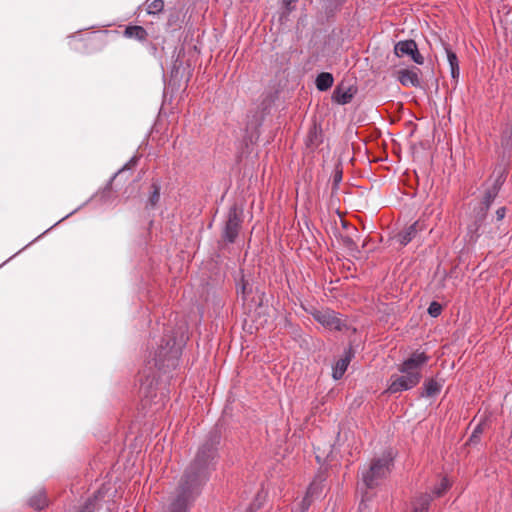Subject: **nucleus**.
<instances>
[{
  "instance_id": "obj_1",
  "label": "nucleus",
  "mask_w": 512,
  "mask_h": 512,
  "mask_svg": "<svg viewBox=\"0 0 512 512\" xmlns=\"http://www.w3.org/2000/svg\"><path fill=\"white\" fill-rule=\"evenodd\" d=\"M221 439L218 426L207 433L179 480L176 496L169 504L168 512L190 511L217 468Z\"/></svg>"
},
{
  "instance_id": "obj_2",
  "label": "nucleus",
  "mask_w": 512,
  "mask_h": 512,
  "mask_svg": "<svg viewBox=\"0 0 512 512\" xmlns=\"http://www.w3.org/2000/svg\"><path fill=\"white\" fill-rule=\"evenodd\" d=\"M188 340L187 325L184 320L175 318L167 322H157L156 329L151 332L149 363L162 373L169 374L180 363L183 348Z\"/></svg>"
},
{
  "instance_id": "obj_3",
  "label": "nucleus",
  "mask_w": 512,
  "mask_h": 512,
  "mask_svg": "<svg viewBox=\"0 0 512 512\" xmlns=\"http://www.w3.org/2000/svg\"><path fill=\"white\" fill-rule=\"evenodd\" d=\"M394 466L392 451L383 452L380 457L371 460L367 469L362 471V483L367 489H374L390 474Z\"/></svg>"
},
{
  "instance_id": "obj_4",
  "label": "nucleus",
  "mask_w": 512,
  "mask_h": 512,
  "mask_svg": "<svg viewBox=\"0 0 512 512\" xmlns=\"http://www.w3.org/2000/svg\"><path fill=\"white\" fill-rule=\"evenodd\" d=\"M117 177V173H114L112 175V177L110 178V180L107 182V184L105 185V187L95 193L94 195H92L90 198H88L85 202H83L81 205H79L77 208H75L74 210H72L71 212H69L67 215H65L64 217H62L60 220H58L55 224H53L51 227H49L48 229H46L42 234H40L39 236H37L36 238H34L31 242H29L26 247H29L30 245L34 244L35 242H37L40 238H42L44 235H46L48 232H50L54 227H56L58 224H60L61 222H63L64 220L68 219L70 216H72L73 214L77 213L78 211H80L82 208H84L89 202L92 201V199L94 197H98L99 200L103 203V204H106L108 202H110L112 200V182L113 180Z\"/></svg>"
},
{
  "instance_id": "obj_5",
  "label": "nucleus",
  "mask_w": 512,
  "mask_h": 512,
  "mask_svg": "<svg viewBox=\"0 0 512 512\" xmlns=\"http://www.w3.org/2000/svg\"><path fill=\"white\" fill-rule=\"evenodd\" d=\"M242 211L236 205H232L227 213L226 221L222 229V240L226 244H233L238 238L242 226Z\"/></svg>"
},
{
  "instance_id": "obj_6",
  "label": "nucleus",
  "mask_w": 512,
  "mask_h": 512,
  "mask_svg": "<svg viewBox=\"0 0 512 512\" xmlns=\"http://www.w3.org/2000/svg\"><path fill=\"white\" fill-rule=\"evenodd\" d=\"M402 375L393 374L391 375L388 386L386 389V393L388 394H397L404 391H408L416 387L421 379V373H401Z\"/></svg>"
},
{
  "instance_id": "obj_7",
  "label": "nucleus",
  "mask_w": 512,
  "mask_h": 512,
  "mask_svg": "<svg viewBox=\"0 0 512 512\" xmlns=\"http://www.w3.org/2000/svg\"><path fill=\"white\" fill-rule=\"evenodd\" d=\"M113 505V501L106 499L104 489L99 488L78 507L76 512H111Z\"/></svg>"
},
{
  "instance_id": "obj_8",
  "label": "nucleus",
  "mask_w": 512,
  "mask_h": 512,
  "mask_svg": "<svg viewBox=\"0 0 512 512\" xmlns=\"http://www.w3.org/2000/svg\"><path fill=\"white\" fill-rule=\"evenodd\" d=\"M311 315L313 316V319L321 324L322 326L329 328L331 330L335 331H343L347 328V324L345 321H343L339 314L336 313L333 310L326 309V310H319L314 309L311 312Z\"/></svg>"
},
{
  "instance_id": "obj_9",
  "label": "nucleus",
  "mask_w": 512,
  "mask_h": 512,
  "mask_svg": "<svg viewBox=\"0 0 512 512\" xmlns=\"http://www.w3.org/2000/svg\"><path fill=\"white\" fill-rule=\"evenodd\" d=\"M265 119L266 117L261 114V111H256L254 108L248 111L245 126V138L251 144H254L259 140L261 127L263 126Z\"/></svg>"
},
{
  "instance_id": "obj_10",
  "label": "nucleus",
  "mask_w": 512,
  "mask_h": 512,
  "mask_svg": "<svg viewBox=\"0 0 512 512\" xmlns=\"http://www.w3.org/2000/svg\"><path fill=\"white\" fill-rule=\"evenodd\" d=\"M394 54L399 58L408 56L417 65L424 64V57L419 52L417 43L413 39L398 41L394 45Z\"/></svg>"
},
{
  "instance_id": "obj_11",
  "label": "nucleus",
  "mask_w": 512,
  "mask_h": 512,
  "mask_svg": "<svg viewBox=\"0 0 512 512\" xmlns=\"http://www.w3.org/2000/svg\"><path fill=\"white\" fill-rule=\"evenodd\" d=\"M429 360L430 356L426 352L416 350L398 365V371L400 373H421L418 370L427 364Z\"/></svg>"
},
{
  "instance_id": "obj_12",
  "label": "nucleus",
  "mask_w": 512,
  "mask_h": 512,
  "mask_svg": "<svg viewBox=\"0 0 512 512\" xmlns=\"http://www.w3.org/2000/svg\"><path fill=\"white\" fill-rule=\"evenodd\" d=\"M184 55V48L175 46L171 55V67H170V83L174 86H179L180 81L184 75V67L182 56Z\"/></svg>"
},
{
  "instance_id": "obj_13",
  "label": "nucleus",
  "mask_w": 512,
  "mask_h": 512,
  "mask_svg": "<svg viewBox=\"0 0 512 512\" xmlns=\"http://www.w3.org/2000/svg\"><path fill=\"white\" fill-rule=\"evenodd\" d=\"M357 91L358 89L356 86L345 85L341 82L334 88L331 95V101L337 105H347L353 100Z\"/></svg>"
},
{
  "instance_id": "obj_14",
  "label": "nucleus",
  "mask_w": 512,
  "mask_h": 512,
  "mask_svg": "<svg viewBox=\"0 0 512 512\" xmlns=\"http://www.w3.org/2000/svg\"><path fill=\"white\" fill-rule=\"evenodd\" d=\"M354 356L355 351L352 345L344 349L342 357L332 365V378L334 380H340L344 376Z\"/></svg>"
},
{
  "instance_id": "obj_15",
  "label": "nucleus",
  "mask_w": 512,
  "mask_h": 512,
  "mask_svg": "<svg viewBox=\"0 0 512 512\" xmlns=\"http://www.w3.org/2000/svg\"><path fill=\"white\" fill-rule=\"evenodd\" d=\"M424 229L425 225L417 220L409 226L405 227L403 230L399 231L395 236V239L401 246H406Z\"/></svg>"
},
{
  "instance_id": "obj_16",
  "label": "nucleus",
  "mask_w": 512,
  "mask_h": 512,
  "mask_svg": "<svg viewBox=\"0 0 512 512\" xmlns=\"http://www.w3.org/2000/svg\"><path fill=\"white\" fill-rule=\"evenodd\" d=\"M162 184L161 178L153 177L151 179L145 203L146 210H155L158 207L161 198Z\"/></svg>"
},
{
  "instance_id": "obj_17",
  "label": "nucleus",
  "mask_w": 512,
  "mask_h": 512,
  "mask_svg": "<svg viewBox=\"0 0 512 512\" xmlns=\"http://www.w3.org/2000/svg\"><path fill=\"white\" fill-rule=\"evenodd\" d=\"M420 69L413 67L412 69H400L397 71V80L404 87L418 88L421 85L419 78Z\"/></svg>"
},
{
  "instance_id": "obj_18",
  "label": "nucleus",
  "mask_w": 512,
  "mask_h": 512,
  "mask_svg": "<svg viewBox=\"0 0 512 512\" xmlns=\"http://www.w3.org/2000/svg\"><path fill=\"white\" fill-rule=\"evenodd\" d=\"M279 98L278 91H265L261 94L256 107L254 108L256 111H261L265 117H267L275 104V102Z\"/></svg>"
},
{
  "instance_id": "obj_19",
  "label": "nucleus",
  "mask_w": 512,
  "mask_h": 512,
  "mask_svg": "<svg viewBox=\"0 0 512 512\" xmlns=\"http://www.w3.org/2000/svg\"><path fill=\"white\" fill-rule=\"evenodd\" d=\"M443 385V379L426 378L422 384L419 397L423 399L435 398L441 393Z\"/></svg>"
},
{
  "instance_id": "obj_20",
  "label": "nucleus",
  "mask_w": 512,
  "mask_h": 512,
  "mask_svg": "<svg viewBox=\"0 0 512 512\" xmlns=\"http://www.w3.org/2000/svg\"><path fill=\"white\" fill-rule=\"evenodd\" d=\"M235 286L237 295L241 297L243 303L246 302L248 296L253 291V287L242 269L239 270L238 275L235 277Z\"/></svg>"
},
{
  "instance_id": "obj_21",
  "label": "nucleus",
  "mask_w": 512,
  "mask_h": 512,
  "mask_svg": "<svg viewBox=\"0 0 512 512\" xmlns=\"http://www.w3.org/2000/svg\"><path fill=\"white\" fill-rule=\"evenodd\" d=\"M159 385V379L156 375L148 374L143 379H141L140 392L145 399H149L153 401V398L156 396L155 390Z\"/></svg>"
},
{
  "instance_id": "obj_22",
  "label": "nucleus",
  "mask_w": 512,
  "mask_h": 512,
  "mask_svg": "<svg viewBox=\"0 0 512 512\" xmlns=\"http://www.w3.org/2000/svg\"><path fill=\"white\" fill-rule=\"evenodd\" d=\"M443 48L446 53L447 62L450 67V76L457 84L460 76V67L457 54L452 50L448 43H443Z\"/></svg>"
},
{
  "instance_id": "obj_23",
  "label": "nucleus",
  "mask_w": 512,
  "mask_h": 512,
  "mask_svg": "<svg viewBox=\"0 0 512 512\" xmlns=\"http://www.w3.org/2000/svg\"><path fill=\"white\" fill-rule=\"evenodd\" d=\"M26 504L36 511L44 510L49 504L46 490L44 488L38 489L34 494L28 497Z\"/></svg>"
},
{
  "instance_id": "obj_24",
  "label": "nucleus",
  "mask_w": 512,
  "mask_h": 512,
  "mask_svg": "<svg viewBox=\"0 0 512 512\" xmlns=\"http://www.w3.org/2000/svg\"><path fill=\"white\" fill-rule=\"evenodd\" d=\"M326 476L323 472H319L315 475L311 483L309 484L306 495L312 499H318L322 496L325 486Z\"/></svg>"
},
{
  "instance_id": "obj_25",
  "label": "nucleus",
  "mask_w": 512,
  "mask_h": 512,
  "mask_svg": "<svg viewBox=\"0 0 512 512\" xmlns=\"http://www.w3.org/2000/svg\"><path fill=\"white\" fill-rule=\"evenodd\" d=\"M508 175V164H498L493 172L494 180L491 184V188L500 192L502 186L504 185Z\"/></svg>"
},
{
  "instance_id": "obj_26",
  "label": "nucleus",
  "mask_w": 512,
  "mask_h": 512,
  "mask_svg": "<svg viewBox=\"0 0 512 512\" xmlns=\"http://www.w3.org/2000/svg\"><path fill=\"white\" fill-rule=\"evenodd\" d=\"M123 35L128 39L144 42L148 37V32L143 26L128 24L123 31Z\"/></svg>"
},
{
  "instance_id": "obj_27",
  "label": "nucleus",
  "mask_w": 512,
  "mask_h": 512,
  "mask_svg": "<svg viewBox=\"0 0 512 512\" xmlns=\"http://www.w3.org/2000/svg\"><path fill=\"white\" fill-rule=\"evenodd\" d=\"M334 84V76L330 72H320L315 78L316 89L320 92L329 90Z\"/></svg>"
},
{
  "instance_id": "obj_28",
  "label": "nucleus",
  "mask_w": 512,
  "mask_h": 512,
  "mask_svg": "<svg viewBox=\"0 0 512 512\" xmlns=\"http://www.w3.org/2000/svg\"><path fill=\"white\" fill-rule=\"evenodd\" d=\"M342 180H343V166H342V160L339 159L335 163L334 169H333V172L331 175V181H332L331 194H332V196L337 194V192L339 190V185L342 182Z\"/></svg>"
},
{
  "instance_id": "obj_29",
  "label": "nucleus",
  "mask_w": 512,
  "mask_h": 512,
  "mask_svg": "<svg viewBox=\"0 0 512 512\" xmlns=\"http://www.w3.org/2000/svg\"><path fill=\"white\" fill-rule=\"evenodd\" d=\"M297 2L298 0H279V20L282 23L287 22L289 20L290 14L296 9Z\"/></svg>"
},
{
  "instance_id": "obj_30",
  "label": "nucleus",
  "mask_w": 512,
  "mask_h": 512,
  "mask_svg": "<svg viewBox=\"0 0 512 512\" xmlns=\"http://www.w3.org/2000/svg\"><path fill=\"white\" fill-rule=\"evenodd\" d=\"M483 224H484L483 222H478L477 220H473V222L468 225L467 233L465 236V239L467 242H469L471 244H475L478 241V239L481 236L480 229L483 226Z\"/></svg>"
},
{
  "instance_id": "obj_31",
  "label": "nucleus",
  "mask_w": 512,
  "mask_h": 512,
  "mask_svg": "<svg viewBox=\"0 0 512 512\" xmlns=\"http://www.w3.org/2000/svg\"><path fill=\"white\" fill-rule=\"evenodd\" d=\"M182 11L176 7L168 9V17L166 22L167 29H175L180 27Z\"/></svg>"
},
{
  "instance_id": "obj_32",
  "label": "nucleus",
  "mask_w": 512,
  "mask_h": 512,
  "mask_svg": "<svg viewBox=\"0 0 512 512\" xmlns=\"http://www.w3.org/2000/svg\"><path fill=\"white\" fill-rule=\"evenodd\" d=\"M323 142L322 130L316 126L310 129L307 136V146L318 147Z\"/></svg>"
},
{
  "instance_id": "obj_33",
  "label": "nucleus",
  "mask_w": 512,
  "mask_h": 512,
  "mask_svg": "<svg viewBox=\"0 0 512 512\" xmlns=\"http://www.w3.org/2000/svg\"><path fill=\"white\" fill-rule=\"evenodd\" d=\"M145 4L148 15H158L164 11V0H146Z\"/></svg>"
},
{
  "instance_id": "obj_34",
  "label": "nucleus",
  "mask_w": 512,
  "mask_h": 512,
  "mask_svg": "<svg viewBox=\"0 0 512 512\" xmlns=\"http://www.w3.org/2000/svg\"><path fill=\"white\" fill-rule=\"evenodd\" d=\"M431 502L432 496L430 494H422L417 499L413 512H428Z\"/></svg>"
},
{
  "instance_id": "obj_35",
  "label": "nucleus",
  "mask_w": 512,
  "mask_h": 512,
  "mask_svg": "<svg viewBox=\"0 0 512 512\" xmlns=\"http://www.w3.org/2000/svg\"><path fill=\"white\" fill-rule=\"evenodd\" d=\"M490 207H484L481 202L477 203L473 207V217L474 220H477L478 222H485L486 217L488 215Z\"/></svg>"
},
{
  "instance_id": "obj_36",
  "label": "nucleus",
  "mask_w": 512,
  "mask_h": 512,
  "mask_svg": "<svg viewBox=\"0 0 512 512\" xmlns=\"http://www.w3.org/2000/svg\"><path fill=\"white\" fill-rule=\"evenodd\" d=\"M449 487H450V482H449L448 478L443 477L441 479V481L433 487L432 493L435 497H441L447 492Z\"/></svg>"
},
{
  "instance_id": "obj_37",
  "label": "nucleus",
  "mask_w": 512,
  "mask_h": 512,
  "mask_svg": "<svg viewBox=\"0 0 512 512\" xmlns=\"http://www.w3.org/2000/svg\"><path fill=\"white\" fill-rule=\"evenodd\" d=\"M499 192H497L496 190L492 189L491 187H488L484 193V196L482 198V200L480 201L483 206L486 208V207H490L492 206L493 202L495 201V199L497 198Z\"/></svg>"
},
{
  "instance_id": "obj_38",
  "label": "nucleus",
  "mask_w": 512,
  "mask_h": 512,
  "mask_svg": "<svg viewBox=\"0 0 512 512\" xmlns=\"http://www.w3.org/2000/svg\"><path fill=\"white\" fill-rule=\"evenodd\" d=\"M264 500L265 496L263 495L262 491H259L245 512H257L262 507Z\"/></svg>"
},
{
  "instance_id": "obj_39",
  "label": "nucleus",
  "mask_w": 512,
  "mask_h": 512,
  "mask_svg": "<svg viewBox=\"0 0 512 512\" xmlns=\"http://www.w3.org/2000/svg\"><path fill=\"white\" fill-rule=\"evenodd\" d=\"M442 305L437 301L430 302L427 313L431 318H437L442 312Z\"/></svg>"
},
{
  "instance_id": "obj_40",
  "label": "nucleus",
  "mask_w": 512,
  "mask_h": 512,
  "mask_svg": "<svg viewBox=\"0 0 512 512\" xmlns=\"http://www.w3.org/2000/svg\"><path fill=\"white\" fill-rule=\"evenodd\" d=\"M482 433H483V423L480 422L474 427V429L468 439L469 443H471V444L479 443L480 436Z\"/></svg>"
},
{
  "instance_id": "obj_41",
  "label": "nucleus",
  "mask_w": 512,
  "mask_h": 512,
  "mask_svg": "<svg viewBox=\"0 0 512 512\" xmlns=\"http://www.w3.org/2000/svg\"><path fill=\"white\" fill-rule=\"evenodd\" d=\"M341 241H342L343 245L351 252H354V251L359 252V248L351 236H348V235L341 236Z\"/></svg>"
},
{
  "instance_id": "obj_42",
  "label": "nucleus",
  "mask_w": 512,
  "mask_h": 512,
  "mask_svg": "<svg viewBox=\"0 0 512 512\" xmlns=\"http://www.w3.org/2000/svg\"><path fill=\"white\" fill-rule=\"evenodd\" d=\"M74 41H83V37L81 35V30L77 31L76 33L69 34L67 36V43L68 46L72 49L77 51L78 47L74 44Z\"/></svg>"
},
{
  "instance_id": "obj_43",
  "label": "nucleus",
  "mask_w": 512,
  "mask_h": 512,
  "mask_svg": "<svg viewBox=\"0 0 512 512\" xmlns=\"http://www.w3.org/2000/svg\"><path fill=\"white\" fill-rule=\"evenodd\" d=\"M139 160H140V156L139 155L132 156L129 159V161L126 162L124 164V166L116 172L117 175L122 173V172H124V171H126V170L130 171L132 168H134L138 164Z\"/></svg>"
},
{
  "instance_id": "obj_44",
  "label": "nucleus",
  "mask_w": 512,
  "mask_h": 512,
  "mask_svg": "<svg viewBox=\"0 0 512 512\" xmlns=\"http://www.w3.org/2000/svg\"><path fill=\"white\" fill-rule=\"evenodd\" d=\"M313 499L305 494L298 505L297 512H307L312 504Z\"/></svg>"
},
{
  "instance_id": "obj_45",
  "label": "nucleus",
  "mask_w": 512,
  "mask_h": 512,
  "mask_svg": "<svg viewBox=\"0 0 512 512\" xmlns=\"http://www.w3.org/2000/svg\"><path fill=\"white\" fill-rule=\"evenodd\" d=\"M506 207L502 206V207H499L496 212H495V215H496V219L497 221H501L502 219H504L505 215H506Z\"/></svg>"
},
{
  "instance_id": "obj_46",
  "label": "nucleus",
  "mask_w": 512,
  "mask_h": 512,
  "mask_svg": "<svg viewBox=\"0 0 512 512\" xmlns=\"http://www.w3.org/2000/svg\"><path fill=\"white\" fill-rule=\"evenodd\" d=\"M27 247L24 246L22 249H20L18 252L13 254L11 257H9L6 261H4L2 264H0V268H2L4 265H6L9 261H11L14 257L19 255L22 251H24Z\"/></svg>"
},
{
  "instance_id": "obj_47",
  "label": "nucleus",
  "mask_w": 512,
  "mask_h": 512,
  "mask_svg": "<svg viewBox=\"0 0 512 512\" xmlns=\"http://www.w3.org/2000/svg\"><path fill=\"white\" fill-rule=\"evenodd\" d=\"M151 53L155 54L157 52V47L154 44H151L150 46Z\"/></svg>"
},
{
  "instance_id": "obj_48",
  "label": "nucleus",
  "mask_w": 512,
  "mask_h": 512,
  "mask_svg": "<svg viewBox=\"0 0 512 512\" xmlns=\"http://www.w3.org/2000/svg\"><path fill=\"white\" fill-rule=\"evenodd\" d=\"M342 226H343L344 228H347V227H348V224H347V222H345V221H342Z\"/></svg>"
},
{
  "instance_id": "obj_49",
  "label": "nucleus",
  "mask_w": 512,
  "mask_h": 512,
  "mask_svg": "<svg viewBox=\"0 0 512 512\" xmlns=\"http://www.w3.org/2000/svg\"><path fill=\"white\" fill-rule=\"evenodd\" d=\"M316 460H317V462L320 463V457L319 456H316Z\"/></svg>"
}]
</instances>
